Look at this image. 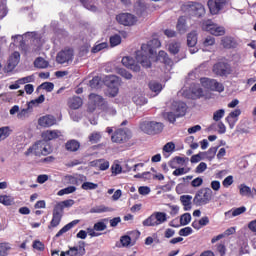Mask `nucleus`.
Instances as JSON below:
<instances>
[{
	"mask_svg": "<svg viewBox=\"0 0 256 256\" xmlns=\"http://www.w3.org/2000/svg\"><path fill=\"white\" fill-rule=\"evenodd\" d=\"M159 47H161V41L157 38H153L147 44H142L141 51L136 54V60L142 67L149 69L151 67V57L155 55V49H159Z\"/></svg>",
	"mask_w": 256,
	"mask_h": 256,
	"instance_id": "nucleus-1",
	"label": "nucleus"
},
{
	"mask_svg": "<svg viewBox=\"0 0 256 256\" xmlns=\"http://www.w3.org/2000/svg\"><path fill=\"white\" fill-rule=\"evenodd\" d=\"M181 11L189 17H196L201 19L205 17V6L199 2L188 1L181 6Z\"/></svg>",
	"mask_w": 256,
	"mask_h": 256,
	"instance_id": "nucleus-2",
	"label": "nucleus"
},
{
	"mask_svg": "<svg viewBox=\"0 0 256 256\" xmlns=\"http://www.w3.org/2000/svg\"><path fill=\"white\" fill-rule=\"evenodd\" d=\"M31 153H34L36 157L47 156L53 153V148L46 141L40 140L27 149L25 152L26 157H29Z\"/></svg>",
	"mask_w": 256,
	"mask_h": 256,
	"instance_id": "nucleus-3",
	"label": "nucleus"
},
{
	"mask_svg": "<svg viewBox=\"0 0 256 256\" xmlns=\"http://www.w3.org/2000/svg\"><path fill=\"white\" fill-rule=\"evenodd\" d=\"M133 137V132L129 128H118L111 135L112 143H117V145H125L129 143Z\"/></svg>",
	"mask_w": 256,
	"mask_h": 256,
	"instance_id": "nucleus-4",
	"label": "nucleus"
},
{
	"mask_svg": "<svg viewBox=\"0 0 256 256\" xmlns=\"http://www.w3.org/2000/svg\"><path fill=\"white\" fill-rule=\"evenodd\" d=\"M213 199V190L211 188H202L198 190L193 198V203L196 207H203Z\"/></svg>",
	"mask_w": 256,
	"mask_h": 256,
	"instance_id": "nucleus-5",
	"label": "nucleus"
},
{
	"mask_svg": "<svg viewBox=\"0 0 256 256\" xmlns=\"http://www.w3.org/2000/svg\"><path fill=\"white\" fill-rule=\"evenodd\" d=\"M165 125L157 121H143L140 123V129L146 135H159L163 132Z\"/></svg>",
	"mask_w": 256,
	"mask_h": 256,
	"instance_id": "nucleus-6",
	"label": "nucleus"
},
{
	"mask_svg": "<svg viewBox=\"0 0 256 256\" xmlns=\"http://www.w3.org/2000/svg\"><path fill=\"white\" fill-rule=\"evenodd\" d=\"M167 221V214L165 212H154L142 224L144 227H157L163 225Z\"/></svg>",
	"mask_w": 256,
	"mask_h": 256,
	"instance_id": "nucleus-7",
	"label": "nucleus"
},
{
	"mask_svg": "<svg viewBox=\"0 0 256 256\" xmlns=\"http://www.w3.org/2000/svg\"><path fill=\"white\" fill-rule=\"evenodd\" d=\"M213 74L217 75L218 77H228L233 73V69L231 68V64L225 61H219L213 65L212 68Z\"/></svg>",
	"mask_w": 256,
	"mask_h": 256,
	"instance_id": "nucleus-8",
	"label": "nucleus"
},
{
	"mask_svg": "<svg viewBox=\"0 0 256 256\" xmlns=\"http://www.w3.org/2000/svg\"><path fill=\"white\" fill-rule=\"evenodd\" d=\"M202 29L203 31H208V33L215 37H222V35H225V27L217 26V24L213 23L212 20L203 21Z\"/></svg>",
	"mask_w": 256,
	"mask_h": 256,
	"instance_id": "nucleus-9",
	"label": "nucleus"
},
{
	"mask_svg": "<svg viewBox=\"0 0 256 256\" xmlns=\"http://www.w3.org/2000/svg\"><path fill=\"white\" fill-rule=\"evenodd\" d=\"M105 85L108 87L110 97H117L119 95V77L115 75L106 76Z\"/></svg>",
	"mask_w": 256,
	"mask_h": 256,
	"instance_id": "nucleus-10",
	"label": "nucleus"
},
{
	"mask_svg": "<svg viewBox=\"0 0 256 256\" xmlns=\"http://www.w3.org/2000/svg\"><path fill=\"white\" fill-rule=\"evenodd\" d=\"M200 83L204 89H209L210 91H217L218 93H223L225 91V86L215 79L201 78Z\"/></svg>",
	"mask_w": 256,
	"mask_h": 256,
	"instance_id": "nucleus-11",
	"label": "nucleus"
},
{
	"mask_svg": "<svg viewBox=\"0 0 256 256\" xmlns=\"http://www.w3.org/2000/svg\"><path fill=\"white\" fill-rule=\"evenodd\" d=\"M227 0H208V8L211 15H219L227 7Z\"/></svg>",
	"mask_w": 256,
	"mask_h": 256,
	"instance_id": "nucleus-12",
	"label": "nucleus"
},
{
	"mask_svg": "<svg viewBox=\"0 0 256 256\" xmlns=\"http://www.w3.org/2000/svg\"><path fill=\"white\" fill-rule=\"evenodd\" d=\"M62 219H63V207L54 206V209L52 212V220L48 225V229H55V227H59Z\"/></svg>",
	"mask_w": 256,
	"mask_h": 256,
	"instance_id": "nucleus-13",
	"label": "nucleus"
},
{
	"mask_svg": "<svg viewBox=\"0 0 256 256\" xmlns=\"http://www.w3.org/2000/svg\"><path fill=\"white\" fill-rule=\"evenodd\" d=\"M62 219H63V207L54 206V209L52 212V220L48 225V229H55V227H59Z\"/></svg>",
	"mask_w": 256,
	"mask_h": 256,
	"instance_id": "nucleus-14",
	"label": "nucleus"
},
{
	"mask_svg": "<svg viewBox=\"0 0 256 256\" xmlns=\"http://www.w3.org/2000/svg\"><path fill=\"white\" fill-rule=\"evenodd\" d=\"M62 219H63V207L54 206V209L52 212V220L48 225V229H55V227H59Z\"/></svg>",
	"mask_w": 256,
	"mask_h": 256,
	"instance_id": "nucleus-15",
	"label": "nucleus"
},
{
	"mask_svg": "<svg viewBox=\"0 0 256 256\" xmlns=\"http://www.w3.org/2000/svg\"><path fill=\"white\" fill-rule=\"evenodd\" d=\"M116 21L120 23V25H124L125 27H131L135 23H137V17L133 14L122 13L116 16Z\"/></svg>",
	"mask_w": 256,
	"mask_h": 256,
	"instance_id": "nucleus-16",
	"label": "nucleus"
},
{
	"mask_svg": "<svg viewBox=\"0 0 256 256\" xmlns=\"http://www.w3.org/2000/svg\"><path fill=\"white\" fill-rule=\"evenodd\" d=\"M56 61L60 65H64V63H69V61H73V49L66 48L64 50H61L56 56Z\"/></svg>",
	"mask_w": 256,
	"mask_h": 256,
	"instance_id": "nucleus-17",
	"label": "nucleus"
},
{
	"mask_svg": "<svg viewBox=\"0 0 256 256\" xmlns=\"http://www.w3.org/2000/svg\"><path fill=\"white\" fill-rule=\"evenodd\" d=\"M122 65L126 67L127 69H131V71H134V73H139L141 71V66L139 64L135 63V59L125 56L122 58Z\"/></svg>",
	"mask_w": 256,
	"mask_h": 256,
	"instance_id": "nucleus-18",
	"label": "nucleus"
},
{
	"mask_svg": "<svg viewBox=\"0 0 256 256\" xmlns=\"http://www.w3.org/2000/svg\"><path fill=\"white\" fill-rule=\"evenodd\" d=\"M57 124V119L53 115H45L38 119V125L40 127H53V125Z\"/></svg>",
	"mask_w": 256,
	"mask_h": 256,
	"instance_id": "nucleus-19",
	"label": "nucleus"
},
{
	"mask_svg": "<svg viewBox=\"0 0 256 256\" xmlns=\"http://www.w3.org/2000/svg\"><path fill=\"white\" fill-rule=\"evenodd\" d=\"M69 256H83L86 253L85 250V242H79V246L70 247L69 250L66 251Z\"/></svg>",
	"mask_w": 256,
	"mask_h": 256,
	"instance_id": "nucleus-20",
	"label": "nucleus"
},
{
	"mask_svg": "<svg viewBox=\"0 0 256 256\" xmlns=\"http://www.w3.org/2000/svg\"><path fill=\"white\" fill-rule=\"evenodd\" d=\"M221 45L224 49H237L239 43H237V40L234 37L224 36L221 39Z\"/></svg>",
	"mask_w": 256,
	"mask_h": 256,
	"instance_id": "nucleus-21",
	"label": "nucleus"
},
{
	"mask_svg": "<svg viewBox=\"0 0 256 256\" xmlns=\"http://www.w3.org/2000/svg\"><path fill=\"white\" fill-rule=\"evenodd\" d=\"M19 61H21V54L17 51L13 52L8 59V64H7L8 71H13V69H15L17 65H19Z\"/></svg>",
	"mask_w": 256,
	"mask_h": 256,
	"instance_id": "nucleus-22",
	"label": "nucleus"
},
{
	"mask_svg": "<svg viewBox=\"0 0 256 256\" xmlns=\"http://www.w3.org/2000/svg\"><path fill=\"white\" fill-rule=\"evenodd\" d=\"M67 105L69 109H72L74 111L77 109H81V107H83V99L79 96L70 97L67 100Z\"/></svg>",
	"mask_w": 256,
	"mask_h": 256,
	"instance_id": "nucleus-23",
	"label": "nucleus"
},
{
	"mask_svg": "<svg viewBox=\"0 0 256 256\" xmlns=\"http://www.w3.org/2000/svg\"><path fill=\"white\" fill-rule=\"evenodd\" d=\"M239 115H241V109H235L226 117V122L230 126V129L235 127V123H237V117H239Z\"/></svg>",
	"mask_w": 256,
	"mask_h": 256,
	"instance_id": "nucleus-24",
	"label": "nucleus"
},
{
	"mask_svg": "<svg viewBox=\"0 0 256 256\" xmlns=\"http://www.w3.org/2000/svg\"><path fill=\"white\" fill-rule=\"evenodd\" d=\"M61 137V131L59 130H47L42 133L44 141H53V139H59Z\"/></svg>",
	"mask_w": 256,
	"mask_h": 256,
	"instance_id": "nucleus-25",
	"label": "nucleus"
},
{
	"mask_svg": "<svg viewBox=\"0 0 256 256\" xmlns=\"http://www.w3.org/2000/svg\"><path fill=\"white\" fill-rule=\"evenodd\" d=\"M81 147V143H79V141L72 139V140H68L65 143V149L66 151H69L70 153H75L76 151H79Z\"/></svg>",
	"mask_w": 256,
	"mask_h": 256,
	"instance_id": "nucleus-26",
	"label": "nucleus"
},
{
	"mask_svg": "<svg viewBox=\"0 0 256 256\" xmlns=\"http://www.w3.org/2000/svg\"><path fill=\"white\" fill-rule=\"evenodd\" d=\"M176 29L180 35L187 33V19H185V16H180L178 18Z\"/></svg>",
	"mask_w": 256,
	"mask_h": 256,
	"instance_id": "nucleus-27",
	"label": "nucleus"
},
{
	"mask_svg": "<svg viewBox=\"0 0 256 256\" xmlns=\"http://www.w3.org/2000/svg\"><path fill=\"white\" fill-rule=\"evenodd\" d=\"M78 223L79 220H73L72 222L66 224L57 232V234L55 235L56 239H59V237H61V235H63L64 233H67V231H71V229H73V227H75V225H77Z\"/></svg>",
	"mask_w": 256,
	"mask_h": 256,
	"instance_id": "nucleus-28",
	"label": "nucleus"
},
{
	"mask_svg": "<svg viewBox=\"0 0 256 256\" xmlns=\"http://www.w3.org/2000/svg\"><path fill=\"white\" fill-rule=\"evenodd\" d=\"M99 109L108 115H117V110L108 101L104 100Z\"/></svg>",
	"mask_w": 256,
	"mask_h": 256,
	"instance_id": "nucleus-29",
	"label": "nucleus"
},
{
	"mask_svg": "<svg viewBox=\"0 0 256 256\" xmlns=\"http://www.w3.org/2000/svg\"><path fill=\"white\" fill-rule=\"evenodd\" d=\"M235 233V228L231 227L226 229L222 234H219L211 239V243H217V241H221L224 237H229V235H233Z\"/></svg>",
	"mask_w": 256,
	"mask_h": 256,
	"instance_id": "nucleus-30",
	"label": "nucleus"
},
{
	"mask_svg": "<svg viewBox=\"0 0 256 256\" xmlns=\"http://www.w3.org/2000/svg\"><path fill=\"white\" fill-rule=\"evenodd\" d=\"M180 201L184 207V211H191V201H193V196L191 195H182L180 196Z\"/></svg>",
	"mask_w": 256,
	"mask_h": 256,
	"instance_id": "nucleus-31",
	"label": "nucleus"
},
{
	"mask_svg": "<svg viewBox=\"0 0 256 256\" xmlns=\"http://www.w3.org/2000/svg\"><path fill=\"white\" fill-rule=\"evenodd\" d=\"M89 100L92 101V103H94V105H96V107L100 108L101 105H103L105 98L102 97L101 95L91 93L89 95Z\"/></svg>",
	"mask_w": 256,
	"mask_h": 256,
	"instance_id": "nucleus-32",
	"label": "nucleus"
},
{
	"mask_svg": "<svg viewBox=\"0 0 256 256\" xmlns=\"http://www.w3.org/2000/svg\"><path fill=\"white\" fill-rule=\"evenodd\" d=\"M185 113H187V104H185V102H177L176 103L177 117H185Z\"/></svg>",
	"mask_w": 256,
	"mask_h": 256,
	"instance_id": "nucleus-33",
	"label": "nucleus"
},
{
	"mask_svg": "<svg viewBox=\"0 0 256 256\" xmlns=\"http://www.w3.org/2000/svg\"><path fill=\"white\" fill-rule=\"evenodd\" d=\"M148 87L151 91H153V93H156V95H159V93H161L163 90V85L157 81H150Z\"/></svg>",
	"mask_w": 256,
	"mask_h": 256,
	"instance_id": "nucleus-34",
	"label": "nucleus"
},
{
	"mask_svg": "<svg viewBox=\"0 0 256 256\" xmlns=\"http://www.w3.org/2000/svg\"><path fill=\"white\" fill-rule=\"evenodd\" d=\"M188 47H195L197 45V31H192L187 35Z\"/></svg>",
	"mask_w": 256,
	"mask_h": 256,
	"instance_id": "nucleus-35",
	"label": "nucleus"
},
{
	"mask_svg": "<svg viewBox=\"0 0 256 256\" xmlns=\"http://www.w3.org/2000/svg\"><path fill=\"white\" fill-rule=\"evenodd\" d=\"M217 149H219V147H211L208 149V151L202 152L204 159H208L209 161L215 159V155H217Z\"/></svg>",
	"mask_w": 256,
	"mask_h": 256,
	"instance_id": "nucleus-36",
	"label": "nucleus"
},
{
	"mask_svg": "<svg viewBox=\"0 0 256 256\" xmlns=\"http://www.w3.org/2000/svg\"><path fill=\"white\" fill-rule=\"evenodd\" d=\"M96 167L99 168L100 171H107L109 169V161L105 159H99L93 162Z\"/></svg>",
	"mask_w": 256,
	"mask_h": 256,
	"instance_id": "nucleus-37",
	"label": "nucleus"
},
{
	"mask_svg": "<svg viewBox=\"0 0 256 256\" xmlns=\"http://www.w3.org/2000/svg\"><path fill=\"white\" fill-rule=\"evenodd\" d=\"M132 100L135 105H139L140 107L143 105H147V98H145L143 94H136L135 96H133Z\"/></svg>",
	"mask_w": 256,
	"mask_h": 256,
	"instance_id": "nucleus-38",
	"label": "nucleus"
},
{
	"mask_svg": "<svg viewBox=\"0 0 256 256\" xmlns=\"http://www.w3.org/2000/svg\"><path fill=\"white\" fill-rule=\"evenodd\" d=\"M0 203L5 205V207H9L15 203V199L11 196L0 195Z\"/></svg>",
	"mask_w": 256,
	"mask_h": 256,
	"instance_id": "nucleus-39",
	"label": "nucleus"
},
{
	"mask_svg": "<svg viewBox=\"0 0 256 256\" xmlns=\"http://www.w3.org/2000/svg\"><path fill=\"white\" fill-rule=\"evenodd\" d=\"M247 211V208L245 206H241L239 208L232 209L228 212H225V215H230L232 213V217H238V215H243Z\"/></svg>",
	"mask_w": 256,
	"mask_h": 256,
	"instance_id": "nucleus-40",
	"label": "nucleus"
},
{
	"mask_svg": "<svg viewBox=\"0 0 256 256\" xmlns=\"http://www.w3.org/2000/svg\"><path fill=\"white\" fill-rule=\"evenodd\" d=\"M201 97H203V88H201V87L192 88L190 98L201 99Z\"/></svg>",
	"mask_w": 256,
	"mask_h": 256,
	"instance_id": "nucleus-41",
	"label": "nucleus"
},
{
	"mask_svg": "<svg viewBox=\"0 0 256 256\" xmlns=\"http://www.w3.org/2000/svg\"><path fill=\"white\" fill-rule=\"evenodd\" d=\"M77 191V187L75 186H68L66 188L61 189L57 195L59 197H63V195H71V193H75Z\"/></svg>",
	"mask_w": 256,
	"mask_h": 256,
	"instance_id": "nucleus-42",
	"label": "nucleus"
},
{
	"mask_svg": "<svg viewBox=\"0 0 256 256\" xmlns=\"http://www.w3.org/2000/svg\"><path fill=\"white\" fill-rule=\"evenodd\" d=\"M80 3L85 7V9H88V11H97V6L93 3L91 0H79Z\"/></svg>",
	"mask_w": 256,
	"mask_h": 256,
	"instance_id": "nucleus-43",
	"label": "nucleus"
},
{
	"mask_svg": "<svg viewBox=\"0 0 256 256\" xmlns=\"http://www.w3.org/2000/svg\"><path fill=\"white\" fill-rule=\"evenodd\" d=\"M34 65L38 68V69H47V67H49V62H47L46 60H44L41 57H38L35 59L34 61Z\"/></svg>",
	"mask_w": 256,
	"mask_h": 256,
	"instance_id": "nucleus-44",
	"label": "nucleus"
},
{
	"mask_svg": "<svg viewBox=\"0 0 256 256\" xmlns=\"http://www.w3.org/2000/svg\"><path fill=\"white\" fill-rule=\"evenodd\" d=\"M181 49V44L179 42H172L168 46V50L172 55H177Z\"/></svg>",
	"mask_w": 256,
	"mask_h": 256,
	"instance_id": "nucleus-45",
	"label": "nucleus"
},
{
	"mask_svg": "<svg viewBox=\"0 0 256 256\" xmlns=\"http://www.w3.org/2000/svg\"><path fill=\"white\" fill-rule=\"evenodd\" d=\"M11 135V129L9 126L1 127L0 128V141H5L7 137Z\"/></svg>",
	"mask_w": 256,
	"mask_h": 256,
	"instance_id": "nucleus-46",
	"label": "nucleus"
},
{
	"mask_svg": "<svg viewBox=\"0 0 256 256\" xmlns=\"http://www.w3.org/2000/svg\"><path fill=\"white\" fill-rule=\"evenodd\" d=\"M159 57H160V59H162V62L164 63V65H168V66L173 65V60H171V58H169V55L167 54V52L160 51Z\"/></svg>",
	"mask_w": 256,
	"mask_h": 256,
	"instance_id": "nucleus-47",
	"label": "nucleus"
},
{
	"mask_svg": "<svg viewBox=\"0 0 256 256\" xmlns=\"http://www.w3.org/2000/svg\"><path fill=\"white\" fill-rule=\"evenodd\" d=\"M109 221V219L105 218L103 221L96 222L94 224V231H105L107 229V224L105 222Z\"/></svg>",
	"mask_w": 256,
	"mask_h": 256,
	"instance_id": "nucleus-48",
	"label": "nucleus"
},
{
	"mask_svg": "<svg viewBox=\"0 0 256 256\" xmlns=\"http://www.w3.org/2000/svg\"><path fill=\"white\" fill-rule=\"evenodd\" d=\"M73 205H75V200L68 199V200H64L62 202L57 203L55 207H62V212H63L65 207H73Z\"/></svg>",
	"mask_w": 256,
	"mask_h": 256,
	"instance_id": "nucleus-49",
	"label": "nucleus"
},
{
	"mask_svg": "<svg viewBox=\"0 0 256 256\" xmlns=\"http://www.w3.org/2000/svg\"><path fill=\"white\" fill-rule=\"evenodd\" d=\"M65 179L69 185H77V186L80 185L81 181H83L81 180V178L75 177L73 175H68L65 177Z\"/></svg>",
	"mask_w": 256,
	"mask_h": 256,
	"instance_id": "nucleus-50",
	"label": "nucleus"
},
{
	"mask_svg": "<svg viewBox=\"0 0 256 256\" xmlns=\"http://www.w3.org/2000/svg\"><path fill=\"white\" fill-rule=\"evenodd\" d=\"M9 251H11V246H9V243H0V256L9 255Z\"/></svg>",
	"mask_w": 256,
	"mask_h": 256,
	"instance_id": "nucleus-51",
	"label": "nucleus"
},
{
	"mask_svg": "<svg viewBox=\"0 0 256 256\" xmlns=\"http://www.w3.org/2000/svg\"><path fill=\"white\" fill-rule=\"evenodd\" d=\"M101 132H93L92 134L89 135V141L90 143L92 144H95V143H99V141H101Z\"/></svg>",
	"mask_w": 256,
	"mask_h": 256,
	"instance_id": "nucleus-52",
	"label": "nucleus"
},
{
	"mask_svg": "<svg viewBox=\"0 0 256 256\" xmlns=\"http://www.w3.org/2000/svg\"><path fill=\"white\" fill-rule=\"evenodd\" d=\"M191 223V214L190 213H184L180 216V225L185 226L189 225Z\"/></svg>",
	"mask_w": 256,
	"mask_h": 256,
	"instance_id": "nucleus-53",
	"label": "nucleus"
},
{
	"mask_svg": "<svg viewBox=\"0 0 256 256\" xmlns=\"http://www.w3.org/2000/svg\"><path fill=\"white\" fill-rule=\"evenodd\" d=\"M97 187H99V185L93 182H84L81 186V189L84 191H92L93 189H97Z\"/></svg>",
	"mask_w": 256,
	"mask_h": 256,
	"instance_id": "nucleus-54",
	"label": "nucleus"
},
{
	"mask_svg": "<svg viewBox=\"0 0 256 256\" xmlns=\"http://www.w3.org/2000/svg\"><path fill=\"white\" fill-rule=\"evenodd\" d=\"M239 193L242 195V197H245L247 195L251 194V188L245 184H241L239 186Z\"/></svg>",
	"mask_w": 256,
	"mask_h": 256,
	"instance_id": "nucleus-55",
	"label": "nucleus"
},
{
	"mask_svg": "<svg viewBox=\"0 0 256 256\" xmlns=\"http://www.w3.org/2000/svg\"><path fill=\"white\" fill-rule=\"evenodd\" d=\"M110 45L111 47H117V45H121V36L119 34H115L110 37Z\"/></svg>",
	"mask_w": 256,
	"mask_h": 256,
	"instance_id": "nucleus-56",
	"label": "nucleus"
},
{
	"mask_svg": "<svg viewBox=\"0 0 256 256\" xmlns=\"http://www.w3.org/2000/svg\"><path fill=\"white\" fill-rule=\"evenodd\" d=\"M118 75H121L124 79H133V74H131L129 71H127L124 68H119L117 70Z\"/></svg>",
	"mask_w": 256,
	"mask_h": 256,
	"instance_id": "nucleus-57",
	"label": "nucleus"
},
{
	"mask_svg": "<svg viewBox=\"0 0 256 256\" xmlns=\"http://www.w3.org/2000/svg\"><path fill=\"white\" fill-rule=\"evenodd\" d=\"M223 117H225V109H219V110L215 111L213 114V120L216 122L221 121V119H223Z\"/></svg>",
	"mask_w": 256,
	"mask_h": 256,
	"instance_id": "nucleus-58",
	"label": "nucleus"
},
{
	"mask_svg": "<svg viewBox=\"0 0 256 256\" xmlns=\"http://www.w3.org/2000/svg\"><path fill=\"white\" fill-rule=\"evenodd\" d=\"M193 233V229L191 227H185L179 230L178 234L180 237H189Z\"/></svg>",
	"mask_w": 256,
	"mask_h": 256,
	"instance_id": "nucleus-59",
	"label": "nucleus"
},
{
	"mask_svg": "<svg viewBox=\"0 0 256 256\" xmlns=\"http://www.w3.org/2000/svg\"><path fill=\"white\" fill-rule=\"evenodd\" d=\"M40 87H42V89H44V91L51 93V91H53V89H55V84H53L52 82H44L41 84Z\"/></svg>",
	"mask_w": 256,
	"mask_h": 256,
	"instance_id": "nucleus-60",
	"label": "nucleus"
},
{
	"mask_svg": "<svg viewBox=\"0 0 256 256\" xmlns=\"http://www.w3.org/2000/svg\"><path fill=\"white\" fill-rule=\"evenodd\" d=\"M112 175H119L123 172V168L121 167V164H113L111 166Z\"/></svg>",
	"mask_w": 256,
	"mask_h": 256,
	"instance_id": "nucleus-61",
	"label": "nucleus"
},
{
	"mask_svg": "<svg viewBox=\"0 0 256 256\" xmlns=\"http://www.w3.org/2000/svg\"><path fill=\"white\" fill-rule=\"evenodd\" d=\"M120 243L122 247H129L131 245V237L128 235H124L120 238Z\"/></svg>",
	"mask_w": 256,
	"mask_h": 256,
	"instance_id": "nucleus-62",
	"label": "nucleus"
},
{
	"mask_svg": "<svg viewBox=\"0 0 256 256\" xmlns=\"http://www.w3.org/2000/svg\"><path fill=\"white\" fill-rule=\"evenodd\" d=\"M108 208L105 206H96L91 208L90 213H107Z\"/></svg>",
	"mask_w": 256,
	"mask_h": 256,
	"instance_id": "nucleus-63",
	"label": "nucleus"
},
{
	"mask_svg": "<svg viewBox=\"0 0 256 256\" xmlns=\"http://www.w3.org/2000/svg\"><path fill=\"white\" fill-rule=\"evenodd\" d=\"M163 151L165 153H171L172 151H175V143L173 142H168L164 145Z\"/></svg>",
	"mask_w": 256,
	"mask_h": 256,
	"instance_id": "nucleus-64",
	"label": "nucleus"
}]
</instances>
